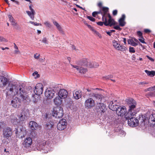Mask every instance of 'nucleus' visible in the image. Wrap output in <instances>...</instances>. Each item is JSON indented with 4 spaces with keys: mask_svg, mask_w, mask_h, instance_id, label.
Returning <instances> with one entry per match:
<instances>
[{
    "mask_svg": "<svg viewBox=\"0 0 155 155\" xmlns=\"http://www.w3.org/2000/svg\"><path fill=\"white\" fill-rule=\"evenodd\" d=\"M5 124L3 122H0V130L1 129L2 127L4 126Z\"/></svg>",
    "mask_w": 155,
    "mask_h": 155,
    "instance_id": "49530a36",
    "label": "nucleus"
},
{
    "mask_svg": "<svg viewBox=\"0 0 155 155\" xmlns=\"http://www.w3.org/2000/svg\"><path fill=\"white\" fill-rule=\"evenodd\" d=\"M44 24L46 26V27L48 28H51L52 27L49 21H45L44 23Z\"/></svg>",
    "mask_w": 155,
    "mask_h": 155,
    "instance_id": "72a5a7b5",
    "label": "nucleus"
},
{
    "mask_svg": "<svg viewBox=\"0 0 155 155\" xmlns=\"http://www.w3.org/2000/svg\"><path fill=\"white\" fill-rule=\"evenodd\" d=\"M67 124V123L66 120L62 119L60 120L58 124L57 128L59 130H63L66 127Z\"/></svg>",
    "mask_w": 155,
    "mask_h": 155,
    "instance_id": "ddd939ff",
    "label": "nucleus"
},
{
    "mask_svg": "<svg viewBox=\"0 0 155 155\" xmlns=\"http://www.w3.org/2000/svg\"><path fill=\"white\" fill-rule=\"evenodd\" d=\"M99 65L97 63L89 61L88 60L85 59L81 63L79 66L71 65L73 68H75L79 73L81 74H84L87 71V69L86 67H87L90 68H96Z\"/></svg>",
    "mask_w": 155,
    "mask_h": 155,
    "instance_id": "f03ea898",
    "label": "nucleus"
},
{
    "mask_svg": "<svg viewBox=\"0 0 155 155\" xmlns=\"http://www.w3.org/2000/svg\"><path fill=\"white\" fill-rule=\"evenodd\" d=\"M68 93L67 91L64 89L60 90L58 92V95L62 99H65L67 97Z\"/></svg>",
    "mask_w": 155,
    "mask_h": 155,
    "instance_id": "6ab92c4d",
    "label": "nucleus"
},
{
    "mask_svg": "<svg viewBox=\"0 0 155 155\" xmlns=\"http://www.w3.org/2000/svg\"><path fill=\"white\" fill-rule=\"evenodd\" d=\"M55 92L51 89H47L45 93V96L48 99L52 98L54 96Z\"/></svg>",
    "mask_w": 155,
    "mask_h": 155,
    "instance_id": "f8f14e48",
    "label": "nucleus"
},
{
    "mask_svg": "<svg viewBox=\"0 0 155 155\" xmlns=\"http://www.w3.org/2000/svg\"><path fill=\"white\" fill-rule=\"evenodd\" d=\"M132 59L133 60L135 61L136 59L135 54H133L131 57Z\"/></svg>",
    "mask_w": 155,
    "mask_h": 155,
    "instance_id": "603ef678",
    "label": "nucleus"
},
{
    "mask_svg": "<svg viewBox=\"0 0 155 155\" xmlns=\"http://www.w3.org/2000/svg\"><path fill=\"white\" fill-rule=\"evenodd\" d=\"M88 28H89L94 33V34L95 35L98 36L99 38H101L102 36L101 34L97 31L93 27H92L91 25L87 24Z\"/></svg>",
    "mask_w": 155,
    "mask_h": 155,
    "instance_id": "4be33fe9",
    "label": "nucleus"
},
{
    "mask_svg": "<svg viewBox=\"0 0 155 155\" xmlns=\"http://www.w3.org/2000/svg\"><path fill=\"white\" fill-rule=\"evenodd\" d=\"M29 23H31L32 24L34 25L35 26H38V25H41V24H39V23H37L36 22H34L33 21H30L29 22Z\"/></svg>",
    "mask_w": 155,
    "mask_h": 155,
    "instance_id": "e433bc0d",
    "label": "nucleus"
},
{
    "mask_svg": "<svg viewBox=\"0 0 155 155\" xmlns=\"http://www.w3.org/2000/svg\"><path fill=\"white\" fill-rule=\"evenodd\" d=\"M53 24L56 26L57 28L60 32L63 34L64 33V32L62 30V28L59 24L55 21H53Z\"/></svg>",
    "mask_w": 155,
    "mask_h": 155,
    "instance_id": "393cba45",
    "label": "nucleus"
},
{
    "mask_svg": "<svg viewBox=\"0 0 155 155\" xmlns=\"http://www.w3.org/2000/svg\"><path fill=\"white\" fill-rule=\"evenodd\" d=\"M126 101L128 104L129 109L127 113L125 114V117L127 120L134 118L133 117L136 114L134 109L136 107V103L135 100L130 98L126 99Z\"/></svg>",
    "mask_w": 155,
    "mask_h": 155,
    "instance_id": "7ed1b4c3",
    "label": "nucleus"
},
{
    "mask_svg": "<svg viewBox=\"0 0 155 155\" xmlns=\"http://www.w3.org/2000/svg\"><path fill=\"white\" fill-rule=\"evenodd\" d=\"M53 125L50 122L47 124L46 126L48 129H50L53 127Z\"/></svg>",
    "mask_w": 155,
    "mask_h": 155,
    "instance_id": "f704fd0d",
    "label": "nucleus"
},
{
    "mask_svg": "<svg viewBox=\"0 0 155 155\" xmlns=\"http://www.w3.org/2000/svg\"><path fill=\"white\" fill-rule=\"evenodd\" d=\"M129 51L130 53H134L135 52V50L134 48L132 47H130L129 48Z\"/></svg>",
    "mask_w": 155,
    "mask_h": 155,
    "instance_id": "ea45409f",
    "label": "nucleus"
},
{
    "mask_svg": "<svg viewBox=\"0 0 155 155\" xmlns=\"http://www.w3.org/2000/svg\"><path fill=\"white\" fill-rule=\"evenodd\" d=\"M113 111L117 110V113L118 116L123 117L125 116L127 113V110L125 107H117L111 109Z\"/></svg>",
    "mask_w": 155,
    "mask_h": 155,
    "instance_id": "423d86ee",
    "label": "nucleus"
},
{
    "mask_svg": "<svg viewBox=\"0 0 155 155\" xmlns=\"http://www.w3.org/2000/svg\"><path fill=\"white\" fill-rule=\"evenodd\" d=\"M106 33L107 35H109V36H110L111 35V32H110V31H106Z\"/></svg>",
    "mask_w": 155,
    "mask_h": 155,
    "instance_id": "e2e57ef3",
    "label": "nucleus"
},
{
    "mask_svg": "<svg viewBox=\"0 0 155 155\" xmlns=\"http://www.w3.org/2000/svg\"><path fill=\"white\" fill-rule=\"evenodd\" d=\"M108 8L107 7H103L102 8L103 11L105 12L106 13L108 11Z\"/></svg>",
    "mask_w": 155,
    "mask_h": 155,
    "instance_id": "a18cd8bd",
    "label": "nucleus"
},
{
    "mask_svg": "<svg viewBox=\"0 0 155 155\" xmlns=\"http://www.w3.org/2000/svg\"><path fill=\"white\" fill-rule=\"evenodd\" d=\"M108 17L109 19L107 22L106 18H105L104 21V24L106 26L109 25L111 26L112 25H115V22L113 19H112L110 14L108 15Z\"/></svg>",
    "mask_w": 155,
    "mask_h": 155,
    "instance_id": "2eb2a0df",
    "label": "nucleus"
},
{
    "mask_svg": "<svg viewBox=\"0 0 155 155\" xmlns=\"http://www.w3.org/2000/svg\"><path fill=\"white\" fill-rule=\"evenodd\" d=\"M87 18L90 21H95V19L94 18H93V17L91 16H87Z\"/></svg>",
    "mask_w": 155,
    "mask_h": 155,
    "instance_id": "4c0bfd02",
    "label": "nucleus"
},
{
    "mask_svg": "<svg viewBox=\"0 0 155 155\" xmlns=\"http://www.w3.org/2000/svg\"><path fill=\"white\" fill-rule=\"evenodd\" d=\"M149 122L151 125L155 126V110H153L150 115L149 119Z\"/></svg>",
    "mask_w": 155,
    "mask_h": 155,
    "instance_id": "a211bd4d",
    "label": "nucleus"
},
{
    "mask_svg": "<svg viewBox=\"0 0 155 155\" xmlns=\"http://www.w3.org/2000/svg\"><path fill=\"white\" fill-rule=\"evenodd\" d=\"M145 71L148 76L150 77H153L155 75V71H149L147 70H145Z\"/></svg>",
    "mask_w": 155,
    "mask_h": 155,
    "instance_id": "c756f323",
    "label": "nucleus"
},
{
    "mask_svg": "<svg viewBox=\"0 0 155 155\" xmlns=\"http://www.w3.org/2000/svg\"><path fill=\"white\" fill-rule=\"evenodd\" d=\"M12 129L8 127H4L3 130L4 137L6 139H9L12 134Z\"/></svg>",
    "mask_w": 155,
    "mask_h": 155,
    "instance_id": "0eeeda50",
    "label": "nucleus"
},
{
    "mask_svg": "<svg viewBox=\"0 0 155 155\" xmlns=\"http://www.w3.org/2000/svg\"><path fill=\"white\" fill-rule=\"evenodd\" d=\"M114 28L116 30H120L121 28H120L119 25H117L114 27Z\"/></svg>",
    "mask_w": 155,
    "mask_h": 155,
    "instance_id": "c03bdc74",
    "label": "nucleus"
},
{
    "mask_svg": "<svg viewBox=\"0 0 155 155\" xmlns=\"http://www.w3.org/2000/svg\"><path fill=\"white\" fill-rule=\"evenodd\" d=\"M88 28H89L94 33V34L95 35L98 36L99 38H101L102 36L101 34L97 31L93 27H92L91 25L87 24Z\"/></svg>",
    "mask_w": 155,
    "mask_h": 155,
    "instance_id": "412c9836",
    "label": "nucleus"
},
{
    "mask_svg": "<svg viewBox=\"0 0 155 155\" xmlns=\"http://www.w3.org/2000/svg\"><path fill=\"white\" fill-rule=\"evenodd\" d=\"M62 98L59 96L56 97L54 99V103L56 105H60L62 103Z\"/></svg>",
    "mask_w": 155,
    "mask_h": 155,
    "instance_id": "b1692460",
    "label": "nucleus"
},
{
    "mask_svg": "<svg viewBox=\"0 0 155 155\" xmlns=\"http://www.w3.org/2000/svg\"><path fill=\"white\" fill-rule=\"evenodd\" d=\"M124 43L125 44L126 43V39L125 38H123V41Z\"/></svg>",
    "mask_w": 155,
    "mask_h": 155,
    "instance_id": "69168bd1",
    "label": "nucleus"
},
{
    "mask_svg": "<svg viewBox=\"0 0 155 155\" xmlns=\"http://www.w3.org/2000/svg\"><path fill=\"white\" fill-rule=\"evenodd\" d=\"M97 23L98 25L102 26L103 25V24H104V22L99 21L97 22Z\"/></svg>",
    "mask_w": 155,
    "mask_h": 155,
    "instance_id": "864d4df0",
    "label": "nucleus"
},
{
    "mask_svg": "<svg viewBox=\"0 0 155 155\" xmlns=\"http://www.w3.org/2000/svg\"><path fill=\"white\" fill-rule=\"evenodd\" d=\"M42 42L45 44H48V41L47 40V39L45 38H44L43 39Z\"/></svg>",
    "mask_w": 155,
    "mask_h": 155,
    "instance_id": "79ce46f5",
    "label": "nucleus"
},
{
    "mask_svg": "<svg viewBox=\"0 0 155 155\" xmlns=\"http://www.w3.org/2000/svg\"><path fill=\"white\" fill-rule=\"evenodd\" d=\"M52 115L56 118H61L64 115L63 109L61 107H55L53 111Z\"/></svg>",
    "mask_w": 155,
    "mask_h": 155,
    "instance_id": "39448f33",
    "label": "nucleus"
},
{
    "mask_svg": "<svg viewBox=\"0 0 155 155\" xmlns=\"http://www.w3.org/2000/svg\"><path fill=\"white\" fill-rule=\"evenodd\" d=\"M32 75L35 77V78H37L39 77V74H38L37 71H35L32 74Z\"/></svg>",
    "mask_w": 155,
    "mask_h": 155,
    "instance_id": "c9c22d12",
    "label": "nucleus"
},
{
    "mask_svg": "<svg viewBox=\"0 0 155 155\" xmlns=\"http://www.w3.org/2000/svg\"><path fill=\"white\" fill-rule=\"evenodd\" d=\"M125 18V16L123 14L122 15L121 18L119 20V22L120 25L121 26H124L125 24L124 20Z\"/></svg>",
    "mask_w": 155,
    "mask_h": 155,
    "instance_id": "a878e982",
    "label": "nucleus"
},
{
    "mask_svg": "<svg viewBox=\"0 0 155 155\" xmlns=\"http://www.w3.org/2000/svg\"><path fill=\"white\" fill-rule=\"evenodd\" d=\"M5 38L2 37V36H0V42H2L4 41H5Z\"/></svg>",
    "mask_w": 155,
    "mask_h": 155,
    "instance_id": "4d7b16f0",
    "label": "nucleus"
},
{
    "mask_svg": "<svg viewBox=\"0 0 155 155\" xmlns=\"http://www.w3.org/2000/svg\"><path fill=\"white\" fill-rule=\"evenodd\" d=\"M147 57L150 60V61H154V59L152 58H151L149 56H148V55H147Z\"/></svg>",
    "mask_w": 155,
    "mask_h": 155,
    "instance_id": "bf43d9fd",
    "label": "nucleus"
},
{
    "mask_svg": "<svg viewBox=\"0 0 155 155\" xmlns=\"http://www.w3.org/2000/svg\"><path fill=\"white\" fill-rule=\"evenodd\" d=\"M144 32L146 33H149L150 32V31L148 29H145L144 30Z\"/></svg>",
    "mask_w": 155,
    "mask_h": 155,
    "instance_id": "680f3d73",
    "label": "nucleus"
},
{
    "mask_svg": "<svg viewBox=\"0 0 155 155\" xmlns=\"http://www.w3.org/2000/svg\"><path fill=\"white\" fill-rule=\"evenodd\" d=\"M45 59V58H44V59H40L39 61L41 62H43L44 61V59Z\"/></svg>",
    "mask_w": 155,
    "mask_h": 155,
    "instance_id": "774afa93",
    "label": "nucleus"
},
{
    "mask_svg": "<svg viewBox=\"0 0 155 155\" xmlns=\"http://www.w3.org/2000/svg\"><path fill=\"white\" fill-rule=\"evenodd\" d=\"M14 53L15 54H19L20 53V51H19L18 50V49H16L15 51H14Z\"/></svg>",
    "mask_w": 155,
    "mask_h": 155,
    "instance_id": "5fc2aeb1",
    "label": "nucleus"
},
{
    "mask_svg": "<svg viewBox=\"0 0 155 155\" xmlns=\"http://www.w3.org/2000/svg\"><path fill=\"white\" fill-rule=\"evenodd\" d=\"M40 55L38 53H36L34 54V58L35 59H38L40 57Z\"/></svg>",
    "mask_w": 155,
    "mask_h": 155,
    "instance_id": "58836bf2",
    "label": "nucleus"
},
{
    "mask_svg": "<svg viewBox=\"0 0 155 155\" xmlns=\"http://www.w3.org/2000/svg\"><path fill=\"white\" fill-rule=\"evenodd\" d=\"M38 124L35 121H31L29 123V127L33 130H36L38 127Z\"/></svg>",
    "mask_w": 155,
    "mask_h": 155,
    "instance_id": "5701e85b",
    "label": "nucleus"
},
{
    "mask_svg": "<svg viewBox=\"0 0 155 155\" xmlns=\"http://www.w3.org/2000/svg\"><path fill=\"white\" fill-rule=\"evenodd\" d=\"M92 97H95L97 99L100 100L101 101L103 97V96L101 94H95L93 93L92 94Z\"/></svg>",
    "mask_w": 155,
    "mask_h": 155,
    "instance_id": "cd10ccee",
    "label": "nucleus"
},
{
    "mask_svg": "<svg viewBox=\"0 0 155 155\" xmlns=\"http://www.w3.org/2000/svg\"><path fill=\"white\" fill-rule=\"evenodd\" d=\"M137 34L140 37H141L142 35V33L140 31H138L137 32Z\"/></svg>",
    "mask_w": 155,
    "mask_h": 155,
    "instance_id": "13d9d810",
    "label": "nucleus"
},
{
    "mask_svg": "<svg viewBox=\"0 0 155 155\" xmlns=\"http://www.w3.org/2000/svg\"><path fill=\"white\" fill-rule=\"evenodd\" d=\"M128 124L131 127H135L138 125L139 121L137 119L134 117L131 118L128 120Z\"/></svg>",
    "mask_w": 155,
    "mask_h": 155,
    "instance_id": "9d476101",
    "label": "nucleus"
},
{
    "mask_svg": "<svg viewBox=\"0 0 155 155\" xmlns=\"http://www.w3.org/2000/svg\"><path fill=\"white\" fill-rule=\"evenodd\" d=\"M73 96L76 99H78L81 97V91H75L74 93H73Z\"/></svg>",
    "mask_w": 155,
    "mask_h": 155,
    "instance_id": "bb28decb",
    "label": "nucleus"
},
{
    "mask_svg": "<svg viewBox=\"0 0 155 155\" xmlns=\"http://www.w3.org/2000/svg\"><path fill=\"white\" fill-rule=\"evenodd\" d=\"M32 143V140L29 137H27L25 139L23 144L25 147H29Z\"/></svg>",
    "mask_w": 155,
    "mask_h": 155,
    "instance_id": "aec40b11",
    "label": "nucleus"
},
{
    "mask_svg": "<svg viewBox=\"0 0 155 155\" xmlns=\"http://www.w3.org/2000/svg\"><path fill=\"white\" fill-rule=\"evenodd\" d=\"M139 40L142 43H145L144 41V39L143 37H141V38L139 39Z\"/></svg>",
    "mask_w": 155,
    "mask_h": 155,
    "instance_id": "37998d69",
    "label": "nucleus"
},
{
    "mask_svg": "<svg viewBox=\"0 0 155 155\" xmlns=\"http://www.w3.org/2000/svg\"><path fill=\"white\" fill-rule=\"evenodd\" d=\"M97 109L98 110L97 111L100 112L101 114L104 113L106 110V108L105 105L103 103H99L98 104V105L97 107Z\"/></svg>",
    "mask_w": 155,
    "mask_h": 155,
    "instance_id": "dca6fc26",
    "label": "nucleus"
},
{
    "mask_svg": "<svg viewBox=\"0 0 155 155\" xmlns=\"http://www.w3.org/2000/svg\"><path fill=\"white\" fill-rule=\"evenodd\" d=\"M10 21L11 22L12 25L15 26L16 25V23L15 22V20L11 15H9L8 16Z\"/></svg>",
    "mask_w": 155,
    "mask_h": 155,
    "instance_id": "7c9ffc66",
    "label": "nucleus"
},
{
    "mask_svg": "<svg viewBox=\"0 0 155 155\" xmlns=\"http://www.w3.org/2000/svg\"><path fill=\"white\" fill-rule=\"evenodd\" d=\"M19 122L24 120L25 119L24 117L22 115H21L20 117H19Z\"/></svg>",
    "mask_w": 155,
    "mask_h": 155,
    "instance_id": "a19ab883",
    "label": "nucleus"
},
{
    "mask_svg": "<svg viewBox=\"0 0 155 155\" xmlns=\"http://www.w3.org/2000/svg\"><path fill=\"white\" fill-rule=\"evenodd\" d=\"M113 104V102L112 101H111L110 102V103L109 104V108H111L112 107V104Z\"/></svg>",
    "mask_w": 155,
    "mask_h": 155,
    "instance_id": "052dcab7",
    "label": "nucleus"
},
{
    "mask_svg": "<svg viewBox=\"0 0 155 155\" xmlns=\"http://www.w3.org/2000/svg\"><path fill=\"white\" fill-rule=\"evenodd\" d=\"M34 91L35 94L32 96V99L33 101L35 103L38 100L36 97H38L37 95H40L42 94L43 91V86L41 83H38L37 84L35 87V89Z\"/></svg>",
    "mask_w": 155,
    "mask_h": 155,
    "instance_id": "20e7f679",
    "label": "nucleus"
},
{
    "mask_svg": "<svg viewBox=\"0 0 155 155\" xmlns=\"http://www.w3.org/2000/svg\"><path fill=\"white\" fill-rule=\"evenodd\" d=\"M117 10H114L113 12V14L114 15H116L117 14Z\"/></svg>",
    "mask_w": 155,
    "mask_h": 155,
    "instance_id": "6e6d98bb",
    "label": "nucleus"
},
{
    "mask_svg": "<svg viewBox=\"0 0 155 155\" xmlns=\"http://www.w3.org/2000/svg\"><path fill=\"white\" fill-rule=\"evenodd\" d=\"M11 122L14 125H17L19 123V120L15 118L11 120Z\"/></svg>",
    "mask_w": 155,
    "mask_h": 155,
    "instance_id": "2f4dec72",
    "label": "nucleus"
},
{
    "mask_svg": "<svg viewBox=\"0 0 155 155\" xmlns=\"http://www.w3.org/2000/svg\"><path fill=\"white\" fill-rule=\"evenodd\" d=\"M114 48L117 50L121 51H124L126 50V47L123 45H120L117 41L114 40L112 42Z\"/></svg>",
    "mask_w": 155,
    "mask_h": 155,
    "instance_id": "4468645a",
    "label": "nucleus"
},
{
    "mask_svg": "<svg viewBox=\"0 0 155 155\" xmlns=\"http://www.w3.org/2000/svg\"><path fill=\"white\" fill-rule=\"evenodd\" d=\"M26 12L31 19L34 20V15L35 14V12H32L31 11H26Z\"/></svg>",
    "mask_w": 155,
    "mask_h": 155,
    "instance_id": "c85d7f7f",
    "label": "nucleus"
},
{
    "mask_svg": "<svg viewBox=\"0 0 155 155\" xmlns=\"http://www.w3.org/2000/svg\"><path fill=\"white\" fill-rule=\"evenodd\" d=\"M147 83L145 82H140L139 83V84L140 85H143L145 84H147Z\"/></svg>",
    "mask_w": 155,
    "mask_h": 155,
    "instance_id": "8fccbe9b",
    "label": "nucleus"
},
{
    "mask_svg": "<svg viewBox=\"0 0 155 155\" xmlns=\"http://www.w3.org/2000/svg\"><path fill=\"white\" fill-rule=\"evenodd\" d=\"M99 13L98 12H94L92 13V16L94 17H96V15L98 13Z\"/></svg>",
    "mask_w": 155,
    "mask_h": 155,
    "instance_id": "3c124183",
    "label": "nucleus"
},
{
    "mask_svg": "<svg viewBox=\"0 0 155 155\" xmlns=\"http://www.w3.org/2000/svg\"><path fill=\"white\" fill-rule=\"evenodd\" d=\"M14 48L15 49H18V47L16 45L15 43H14Z\"/></svg>",
    "mask_w": 155,
    "mask_h": 155,
    "instance_id": "338daca9",
    "label": "nucleus"
},
{
    "mask_svg": "<svg viewBox=\"0 0 155 155\" xmlns=\"http://www.w3.org/2000/svg\"><path fill=\"white\" fill-rule=\"evenodd\" d=\"M9 79L6 77L2 75H0V87H5L7 84H8V86L9 83Z\"/></svg>",
    "mask_w": 155,
    "mask_h": 155,
    "instance_id": "6e6552de",
    "label": "nucleus"
},
{
    "mask_svg": "<svg viewBox=\"0 0 155 155\" xmlns=\"http://www.w3.org/2000/svg\"><path fill=\"white\" fill-rule=\"evenodd\" d=\"M29 9L30 10V11L31 12H35L34 9L32 8V6L31 5H30L29 6Z\"/></svg>",
    "mask_w": 155,
    "mask_h": 155,
    "instance_id": "09e8293b",
    "label": "nucleus"
},
{
    "mask_svg": "<svg viewBox=\"0 0 155 155\" xmlns=\"http://www.w3.org/2000/svg\"><path fill=\"white\" fill-rule=\"evenodd\" d=\"M16 130V134L20 136L21 138L24 137L25 135L26 134L25 129L22 126H20V127H18Z\"/></svg>",
    "mask_w": 155,
    "mask_h": 155,
    "instance_id": "9b49d317",
    "label": "nucleus"
},
{
    "mask_svg": "<svg viewBox=\"0 0 155 155\" xmlns=\"http://www.w3.org/2000/svg\"><path fill=\"white\" fill-rule=\"evenodd\" d=\"M97 109L98 110L97 111L100 112L101 114L104 113L106 110V108L105 105L103 103H99L98 104V105L97 107Z\"/></svg>",
    "mask_w": 155,
    "mask_h": 155,
    "instance_id": "f3484780",
    "label": "nucleus"
},
{
    "mask_svg": "<svg viewBox=\"0 0 155 155\" xmlns=\"http://www.w3.org/2000/svg\"><path fill=\"white\" fill-rule=\"evenodd\" d=\"M7 90L6 97L8 98H12L11 105L14 107H19L21 100L25 103L31 101L29 93L16 85L9 84Z\"/></svg>",
    "mask_w": 155,
    "mask_h": 155,
    "instance_id": "f257e3e1",
    "label": "nucleus"
},
{
    "mask_svg": "<svg viewBox=\"0 0 155 155\" xmlns=\"http://www.w3.org/2000/svg\"><path fill=\"white\" fill-rule=\"evenodd\" d=\"M148 91H152L155 90V85L148 88Z\"/></svg>",
    "mask_w": 155,
    "mask_h": 155,
    "instance_id": "de8ad7c7",
    "label": "nucleus"
},
{
    "mask_svg": "<svg viewBox=\"0 0 155 155\" xmlns=\"http://www.w3.org/2000/svg\"><path fill=\"white\" fill-rule=\"evenodd\" d=\"M84 105L86 108H91L95 106L94 101L92 98H88L85 101Z\"/></svg>",
    "mask_w": 155,
    "mask_h": 155,
    "instance_id": "1a4fd4ad",
    "label": "nucleus"
},
{
    "mask_svg": "<svg viewBox=\"0 0 155 155\" xmlns=\"http://www.w3.org/2000/svg\"><path fill=\"white\" fill-rule=\"evenodd\" d=\"M118 107V106L117 105H113V107H112L111 108H110V109L111 110V109L113 108H115V107Z\"/></svg>",
    "mask_w": 155,
    "mask_h": 155,
    "instance_id": "0e129e2a",
    "label": "nucleus"
},
{
    "mask_svg": "<svg viewBox=\"0 0 155 155\" xmlns=\"http://www.w3.org/2000/svg\"><path fill=\"white\" fill-rule=\"evenodd\" d=\"M128 44H129L133 46H137V44L135 43L134 41L132 39H128L127 41Z\"/></svg>",
    "mask_w": 155,
    "mask_h": 155,
    "instance_id": "473e14b6",
    "label": "nucleus"
}]
</instances>
